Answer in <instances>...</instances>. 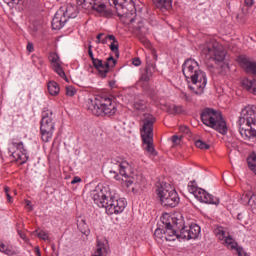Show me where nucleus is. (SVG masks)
Here are the masks:
<instances>
[{
	"label": "nucleus",
	"instance_id": "obj_1",
	"mask_svg": "<svg viewBox=\"0 0 256 256\" xmlns=\"http://www.w3.org/2000/svg\"><path fill=\"white\" fill-rule=\"evenodd\" d=\"M182 73L189 84V89L196 95H203L207 86V74L201 71L199 63L187 59L182 65Z\"/></svg>",
	"mask_w": 256,
	"mask_h": 256
},
{
	"label": "nucleus",
	"instance_id": "obj_2",
	"mask_svg": "<svg viewBox=\"0 0 256 256\" xmlns=\"http://www.w3.org/2000/svg\"><path fill=\"white\" fill-rule=\"evenodd\" d=\"M94 203L98 207L106 209L107 215H119L125 211L127 202L123 198H115L111 195V192L107 191V188L100 190H94L91 193Z\"/></svg>",
	"mask_w": 256,
	"mask_h": 256
},
{
	"label": "nucleus",
	"instance_id": "obj_3",
	"mask_svg": "<svg viewBox=\"0 0 256 256\" xmlns=\"http://www.w3.org/2000/svg\"><path fill=\"white\" fill-rule=\"evenodd\" d=\"M239 134L244 141L256 137V106L249 104L245 106L238 120Z\"/></svg>",
	"mask_w": 256,
	"mask_h": 256
},
{
	"label": "nucleus",
	"instance_id": "obj_4",
	"mask_svg": "<svg viewBox=\"0 0 256 256\" xmlns=\"http://www.w3.org/2000/svg\"><path fill=\"white\" fill-rule=\"evenodd\" d=\"M88 111L97 117L100 115L111 117L117 113V103L107 95H98L94 99H89Z\"/></svg>",
	"mask_w": 256,
	"mask_h": 256
},
{
	"label": "nucleus",
	"instance_id": "obj_5",
	"mask_svg": "<svg viewBox=\"0 0 256 256\" xmlns=\"http://www.w3.org/2000/svg\"><path fill=\"white\" fill-rule=\"evenodd\" d=\"M157 119L152 114H144L142 119V128L140 129L141 138L143 141V149L149 153V155H157L155 146H153V125Z\"/></svg>",
	"mask_w": 256,
	"mask_h": 256
},
{
	"label": "nucleus",
	"instance_id": "obj_6",
	"mask_svg": "<svg viewBox=\"0 0 256 256\" xmlns=\"http://www.w3.org/2000/svg\"><path fill=\"white\" fill-rule=\"evenodd\" d=\"M202 123L207 127H211L221 133V135H227V123L223 120L221 113L211 108H205L201 113Z\"/></svg>",
	"mask_w": 256,
	"mask_h": 256
},
{
	"label": "nucleus",
	"instance_id": "obj_7",
	"mask_svg": "<svg viewBox=\"0 0 256 256\" xmlns=\"http://www.w3.org/2000/svg\"><path fill=\"white\" fill-rule=\"evenodd\" d=\"M199 49L202 55H204L209 61H216L217 63L225 61V55H227V52H225L223 45L219 44V42L215 40H210L201 44Z\"/></svg>",
	"mask_w": 256,
	"mask_h": 256
},
{
	"label": "nucleus",
	"instance_id": "obj_8",
	"mask_svg": "<svg viewBox=\"0 0 256 256\" xmlns=\"http://www.w3.org/2000/svg\"><path fill=\"white\" fill-rule=\"evenodd\" d=\"M162 223L164 228H157L154 232L156 241H175L177 239V229H179V225H182L183 220L172 218L173 224L165 221H162Z\"/></svg>",
	"mask_w": 256,
	"mask_h": 256
},
{
	"label": "nucleus",
	"instance_id": "obj_9",
	"mask_svg": "<svg viewBox=\"0 0 256 256\" xmlns=\"http://www.w3.org/2000/svg\"><path fill=\"white\" fill-rule=\"evenodd\" d=\"M156 195L158 199H160V203L163 207H170L173 209V207L179 205V194L167 183L160 185L156 189Z\"/></svg>",
	"mask_w": 256,
	"mask_h": 256
},
{
	"label": "nucleus",
	"instance_id": "obj_10",
	"mask_svg": "<svg viewBox=\"0 0 256 256\" xmlns=\"http://www.w3.org/2000/svg\"><path fill=\"white\" fill-rule=\"evenodd\" d=\"M93 46H88V55L92 61L93 67L98 71V75L105 79L107 77V73H111L113 71L115 65H117V60L110 56L106 59V61H103L101 59L95 58L93 55Z\"/></svg>",
	"mask_w": 256,
	"mask_h": 256
},
{
	"label": "nucleus",
	"instance_id": "obj_11",
	"mask_svg": "<svg viewBox=\"0 0 256 256\" xmlns=\"http://www.w3.org/2000/svg\"><path fill=\"white\" fill-rule=\"evenodd\" d=\"M78 13L77 6L71 4H68L65 8H60L52 19V29H55L56 31L63 29L65 23H67L69 19H75Z\"/></svg>",
	"mask_w": 256,
	"mask_h": 256
},
{
	"label": "nucleus",
	"instance_id": "obj_12",
	"mask_svg": "<svg viewBox=\"0 0 256 256\" xmlns=\"http://www.w3.org/2000/svg\"><path fill=\"white\" fill-rule=\"evenodd\" d=\"M130 29H132L133 35L139 39L144 47H151V42L147 39V35L149 34V26H147V22L145 20H141L139 18H130Z\"/></svg>",
	"mask_w": 256,
	"mask_h": 256
},
{
	"label": "nucleus",
	"instance_id": "obj_13",
	"mask_svg": "<svg viewBox=\"0 0 256 256\" xmlns=\"http://www.w3.org/2000/svg\"><path fill=\"white\" fill-rule=\"evenodd\" d=\"M41 139L44 143H49L53 139L55 133V122L53 121V111L45 110L42 112V119L40 122Z\"/></svg>",
	"mask_w": 256,
	"mask_h": 256
},
{
	"label": "nucleus",
	"instance_id": "obj_14",
	"mask_svg": "<svg viewBox=\"0 0 256 256\" xmlns=\"http://www.w3.org/2000/svg\"><path fill=\"white\" fill-rule=\"evenodd\" d=\"M112 167L109 170L110 175H113V178L116 181H124L126 187H131L133 185V178L129 177L127 171H129V162L127 161H117L112 162Z\"/></svg>",
	"mask_w": 256,
	"mask_h": 256
},
{
	"label": "nucleus",
	"instance_id": "obj_15",
	"mask_svg": "<svg viewBox=\"0 0 256 256\" xmlns=\"http://www.w3.org/2000/svg\"><path fill=\"white\" fill-rule=\"evenodd\" d=\"M214 235H216L220 241H224V245H226L229 249L236 250L239 256L248 255L242 247H238L235 239H233V237H231V235H229V233H227L222 226H218L216 229H214Z\"/></svg>",
	"mask_w": 256,
	"mask_h": 256
},
{
	"label": "nucleus",
	"instance_id": "obj_16",
	"mask_svg": "<svg viewBox=\"0 0 256 256\" xmlns=\"http://www.w3.org/2000/svg\"><path fill=\"white\" fill-rule=\"evenodd\" d=\"M179 228H176V239H197L199 234L201 233V227L197 224H191L189 226H184L183 221L182 224H178Z\"/></svg>",
	"mask_w": 256,
	"mask_h": 256
},
{
	"label": "nucleus",
	"instance_id": "obj_17",
	"mask_svg": "<svg viewBox=\"0 0 256 256\" xmlns=\"http://www.w3.org/2000/svg\"><path fill=\"white\" fill-rule=\"evenodd\" d=\"M76 3L81 9H93L98 13L105 12V9L107 8L105 3L101 0H76Z\"/></svg>",
	"mask_w": 256,
	"mask_h": 256
},
{
	"label": "nucleus",
	"instance_id": "obj_18",
	"mask_svg": "<svg viewBox=\"0 0 256 256\" xmlns=\"http://www.w3.org/2000/svg\"><path fill=\"white\" fill-rule=\"evenodd\" d=\"M239 66L245 70L246 73L252 75L256 69V61H253L249 56L241 54L236 59Z\"/></svg>",
	"mask_w": 256,
	"mask_h": 256
},
{
	"label": "nucleus",
	"instance_id": "obj_19",
	"mask_svg": "<svg viewBox=\"0 0 256 256\" xmlns=\"http://www.w3.org/2000/svg\"><path fill=\"white\" fill-rule=\"evenodd\" d=\"M49 59H50V62L52 63L55 73H57L59 77L67 81V75L65 74L63 67H61V60L59 59V55H57L56 53H52L50 54Z\"/></svg>",
	"mask_w": 256,
	"mask_h": 256
},
{
	"label": "nucleus",
	"instance_id": "obj_20",
	"mask_svg": "<svg viewBox=\"0 0 256 256\" xmlns=\"http://www.w3.org/2000/svg\"><path fill=\"white\" fill-rule=\"evenodd\" d=\"M153 3L157 9L162 11H169L173 7V0H153Z\"/></svg>",
	"mask_w": 256,
	"mask_h": 256
},
{
	"label": "nucleus",
	"instance_id": "obj_21",
	"mask_svg": "<svg viewBox=\"0 0 256 256\" xmlns=\"http://www.w3.org/2000/svg\"><path fill=\"white\" fill-rule=\"evenodd\" d=\"M242 87L244 89H246V91H249L250 93H253V95H256V80L255 79H249V78L243 79Z\"/></svg>",
	"mask_w": 256,
	"mask_h": 256
},
{
	"label": "nucleus",
	"instance_id": "obj_22",
	"mask_svg": "<svg viewBox=\"0 0 256 256\" xmlns=\"http://www.w3.org/2000/svg\"><path fill=\"white\" fill-rule=\"evenodd\" d=\"M154 71H155V67H153L152 65L146 66L144 73H142L140 77V81H144L145 83H148V81H150L151 78L153 77Z\"/></svg>",
	"mask_w": 256,
	"mask_h": 256
},
{
	"label": "nucleus",
	"instance_id": "obj_23",
	"mask_svg": "<svg viewBox=\"0 0 256 256\" xmlns=\"http://www.w3.org/2000/svg\"><path fill=\"white\" fill-rule=\"evenodd\" d=\"M109 41H112L110 44V50L115 53L116 57H119V41H117V38H115V35L110 34L108 35Z\"/></svg>",
	"mask_w": 256,
	"mask_h": 256
},
{
	"label": "nucleus",
	"instance_id": "obj_24",
	"mask_svg": "<svg viewBox=\"0 0 256 256\" xmlns=\"http://www.w3.org/2000/svg\"><path fill=\"white\" fill-rule=\"evenodd\" d=\"M92 256H107V247L105 246V243L98 241L96 245V250L94 251Z\"/></svg>",
	"mask_w": 256,
	"mask_h": 256
},
{
	"label": "nucleus",
	"instance_id": "obj_25",
	"mask_svg": "<svg viewBox=\"0 0 256 256\" xmlns=\"http://www.w3.org/2000/svg\"><path fill=\"white\" fill-rule=\"evenodd\" d=\"M0 251L1 253H4L5 255L13 256L17 255V250L13 246H7L4 245L3 243L0 244Z\"/></svg>",
	"mask_w": 256,
	"mask_h": 256
},
{
	"label": "nucleus",
	"instance_id": "obj_26",
	"mask_svg": "<svg viewBox=\"0 0 256 256\" xmlns=\"http://www.w3.org/2000/svg\"><path fill=\"white\" fill-rule=\"evenodd\" d=\"M48 91H49L50 95L56 96V95H59L61 88L59 87V84H57V82L50 81L48 83Z\"/></svg>",
	"mask_w": 256,
	"mask_h": 256
},
{
	"label": "nucleus",
	"instance_id": "obj_27",
	"mask_svg": "<svg viewBox=\"0 0 256 256\" xmlns=\"http://www.w3.org/2000/svg\"><path fill=\"white\" fill-rule=\"evenodd\" d=\"M205 197L207 201H202V203H206L208 205H219V198L214 197L213 195L206 192Z\"/></svg>",
	"mask_w": 256,
	"mask_h": 256
},
{
	"label": "nucleus",
	"instance_id": "obj_28",
	"mask_svg": "<svg viewBox=\"0 0 256 256\" xmlns=\"http://www.w3.org/2000/svg\"><path fill=\"white\" fill-rule=\"evenodd\" d=\"M207 194V191H205L203 188H199V190L196 192L195 198L202 203V201H209L207 200V197L205 196Z\"/></svg>",
	"mask_w": 256,
	"mask_h": 256
},
{
	"label": "nucleus",
	"instance_id": "obj_29",
	"mask_svg": "<svg viewBox=\"0 0 256 256\" xmlns=\"http://www.w3.org/2000/svg\"><path fill=\"white\" fill-rule=\"evenodd\" d=\"M248 167L253 171V173H256V156H250L247 159Z\"/></svg>",
	"mask_w": 256,
	"mask_h": 256
},
{
	"label": "nucleus",
	"instance_id": "obj_30",
	"mask_svg": "<svg viewBox=\"0 0 256 256\" xmlns=\"http://www.w3.org/2000/svg\"><path fill=\"white\" fill-rule=\"evenodd\" d=\"M12 147L18 149V151L22 152V155H27V149L23 146V142H12Z\"/></svg>",
	"mask_w": 256,
	"mask_h": 256
},
{
	"label": "nucleus",
	"instance_id": "obj_31",
	"mask_svg": "<svg viewBox=\"0 0 256 256\" xmlns=\"http://www.w3.org/2000/svg\"><path fill=\"white\" fill-rule=\"evenodd\" d=\"M169 113H171L172 115H179V113H183V107L173 105L169 108Z\"/></svg>",
	"mask_w": 256,
	"mask_h": 256
},
{
	"label": "nucleus",
	"instance_id": "obj_32",
	"mask_svg": "<svg viewBox=\"0 0 256 256\" xmlns=\"http://www.w3.org/2000/svg\"><path fill=\"white\" fill-rule=\"evenodd\" d=\"M195 145H196V147L198 148V149H202V150H207V149H209V144H207V143H205L204 141H202V140H197L196 142H195Z\"/></svg>",
	"mask_w": 256,
	"mask_h": 256
},
{
	"label": "nucleus",
	"instance_id": "obj_33",
	"mask_svg": "<svg viewBox=\"0 0 256 256\" xmlns=\"http://www.w3.org/2000/svg\"><path fill=\"white\" fill-rule=\"evenodd\" d=\"M249 207L256 209V194H250V198L248 200Z\"/></svg>",
	"mask_w": 256,
	"mask_h": 256
},
{
	"label": "nucleus",
	"instance_id": "obj_34",
	"mask_svg": "<svg viewBox=\"0 0 256 256\" xmlns=\"http://www.w3.org/2000/svg\"><path fill=\"white\" fill-rule=\"evenodd\" d=\"M77 93V90L73 86H67L66 87V95L68 97H74V95Z\"/></svg>",
	"mask_w": 256,
	"mask_h": 256
},
{
	"label": "nucleus",
	"instance_id": "obj_35",
	"mask_svg": "<svg viewBox=\"0 0 256 256\" xmlns=\"http://www.w3.org/2000/svg\"><path fill=\"white\" fill-rule=\"evenodd\" d=\"M134 109L136 111H143V109H145V103H143V102H135L134 103Z\"/></svg>",
	"mask_w": 256,
	"mask_h": 256
},
{
	"label": "nucleus",
	"instance_id": "obj_36",
	"mask_svg": "<svg viewBox=\"0 0 256 256\" xmlns=\"http://www.w3.org/2000/svg\"><path fill=\"white\" fill-rule=\"evenodd\" d=\"M200 188H197V186L193 185V184H189L188 185V191L189 193H193L194 197L197 195V191L199 190Z\"/></svg>",
	"mask_w": 256,
	"mask_h": 256
},
{
	"label": "nucleus",
	"instance_id": "obj_37",
	"mask_svg": "<svg viewBox=\"0 0 256 256\" xmlns=\"http://www.w3.org/2000/svg\"><path fill=\"white\" fill-rule=\"evenodd\" d=\"M36 236L39 238V239H42L43 241H48L49 239V235H47L45 233V231H40L36 234Z\"/></svg>",
	"mask_w": 256,
	"mask_h": 256
},
{
	"label": "nucleus",
	"instance_id": "obj_38",
	"mask_svg": "<svg viewBox=\"0 0 256 256\" xmlns=\"http://www.w3.org/2000/svg\"><path fill=\"white\" fill-rule=\"evenodd\" d=\"M249 199H251V194H243L241 198L243 205H249Z\"/></svg>",
	"mask_w": 256,
	"mask_h": 256
},
{
	"label": "nucleus",
	"instance_id": "obj_39",
	"mask_svg": "<svg viewBox=\"0 0 256 256\" xmlns=\"http://www.w3.org/2000/svg\"><path fill=\"white\" fill-rule=\"evenodd\" d=\"M123 1L124 0H109L110 3H113V5H115V7H121V9H123Z\"/></svg>",
	"mask_w": 256,
	"mask_h": 256
},
{
	"label": "nucleus",
	"instance_id": "obj_40",
	"mask_svg": "<svg viewBox=\"0 0 256 256\" xmlns=\"http://www.w3.org/2000/svg\"><path fill=\"white\" fill-rule=\"evenodd\" d=\"M26 49H27L28 53H33L35 51V47L33 46V43H31V42L27 43Z\"/></svg>",
	"mask_w": 256,
	"mask_h": 256
},
{
	"label": "nucleus",
	"instance_id": "obj_41",
	"mask_svg": "<svg viewBox=\"0 0 256 256\" xmlns=\"http://www.w3.org/2000/svg\"><path fill=\"white\" fill-rule=\"evenodd\" d=\"M33 63H38L39 65H43V59L37 56H33Z\"/></svg>",
	"mask_w": 256,
	"mask_h": 256
},
{
	"label": "nucleus",
	"instance_id": "obj_42",
	"mask_svg": "<svg viewBox=\"0 0 256 256\" xmlns=\"http://www.w3.org/2000/svg\"><path fill=\"white\" fill-rule=\"evenodd\" d=\"M172 143H174V145H179V143H181V138H179L177 135H174L172 137Z\"/></svg>",
	"mask_w": 256,
	"mask_h": 256
},
{
	"label": "nucleus",
	"instance_id": "obj_43",
	"mask_svg": "<svg viewBox=\"0 0 256 256\" xmlns=\"http://www.w3.org/2000/svg\"><path fill=\"white\" fill-rule=\"evenodd\" d=\"M132 65H134L135 67H139V65H141V59L134 58L132 61Z\"/></svg>",
	"mask_w": 256,
	"mask_h": 256
},
{
	"label": "nucleus",
	"instance_id": "obj_44",
	"mask_svg": "<svg viewBox=\"0 0 256 256\" xmlns=\"http://www.w3.org/2000/svg\"><path fill=\"white\" fill-rule=\"evenodd\" d=\"M4 191H5V193H6V197H7V199H8V202L9 203H11V194H9V187H5L4 188Z\"/></svg>",
	"mask_w": 256,
	"mask_h": 256
},
{
	"label": "nucleus",
	"instance_id": "obj_45",
	"mask_svg": "<svg viewBox=\"0 0 256 256\" xmlns=\"http://www.w3.org/2000/svg\"><path fill=\"white\" fill-rule=\"evenodd\" d=\"M103 35H105L104 33H99L97 36H96V43L99 45V43H101V41L103 39H101L103 37Z\"/></svg>",
	"mask_w": 256,
	"mask_h": 256
},
{
	"label": "nucleus",
	"instance_id": "obj_46",
	"mask_svg": "<svg viewBox=\"0 0 256 256\" xmlns=\"http://www.w3.org/2000/svg\"><path fill=\"white\" fill-rule=\"evenodd\" d=\"M75 183H81V179L79 177H74L71 181V184L72 185H75Z\"/></svg>",
	"mask_w": 256,
	"mask_h": 256
},
{
	"label": "nucleus",
	"instance_id": "obj_47",
	"mask_svg": "<svg viewBox=\"0 0 256 256\" xmlns=\"http://www.w3.org/2000/svg\"><path fill=\"white\" fill-rule=\"evenodd\" d=\"M244 3L246 7H253V0H245Z\"/></svg>",
	"mask_w": 256,
	"mask_h": 256
},
{
	"label": "nucleus",
	"instance_id": "obj_48",
	"mask_svg": "<svg viewBox=\"0 0 256 256\" xmlns=\"http://www.w3.org/2000/svg\"><path fill=\"white\" fill-rule=\"evenodd\" d=\"M18 235H19V237H21V239H24V240L27 239V235H25V233H23V232H21L19 230H18Z\"/></svg>",
	"mask_w": 256,
	"mask_h": 256
},
{
	"label": "nucleus",
	"instance_id": "obj_49",
	"mask_svg": "<svg viewBox=\"0 0 256 256\" xmlns=\"http://www.w3.org/2000/svg\"><path fill=\"white\" fill-rule=\"evenodd\" d=\"M108 37H109V35H107L105 38H103L100 43H102V45H107V41H109Z\"/></svg>",
	"mask_w": 256,
	"mask_h": 256
},
{
	"label": "nucleus",
	"instance_id": "obj_50",
	"mask_svg": "<svg viewBox=\"0 0 256 256\" xmlns=\"http://www.w3.org/2000/svg\"><path fill=\"white\" fill-rule=\"evenodd\" d=\"M25 203H26L27 207L30 208V211H33V206H31V201L30 200H25Z\"/></svg>",
	"mask_w": 256,
	"mask_h": 256
},
{
	"label": "nucleus",
	"instance_id": "obj_51",
	"mask_svg": "<svg viewBox=\"0 0 256 256\" xmlns=\"http://www.w3.org/2000/svg\"><path fill=\"white\" fill-rule=\"evenodd\" d=\"M182 99H185V101H191V97H189L187 94H183Z\"/></svg>",
	"mask_w": 256,
	"mask_h": 256
},
{
	"label": "nucleus",
	"instance_id": "obj_52",
	"mask_svg": "<svg viewBox=\"0 0 256 256\" xmlns=\"http://www.w3.org/2000/svg\"><path fill=\"white\" fill-rule=\"evenodd\" d=\"M35 253L37 256H41V250L39 249V246L35 248Z\"/></svg>",
	"mask_w": 256,
	"mask_h": 256
},
{
	"label": "nucleus",
	"instance_id": "obj_53",
	"mask_svg": "<svg viewBox=\"0 0 256 256\" xmlns=\"http://www.w3.org/2000/svg\"><path fill=\"white\" fill-rule=\"evenodd\" d=\"M109 85H110V87H115V81H110Z\"/></svg>",
	"mask_w": 256,
	"mask_h": 256
},
{
	"label": "nucleus",
	"instance_id": "obj_54",
	"mask_svg": "<svg viewBox=\"0 0 256 256\" xmlns=\"http://www.w3.org/2000/svg\"><path fill=\"white\" fill-rule=\"evenodd\" d=\"M52 251H55V244H52Z\"/></svg>",
	"mask_w": 256,
	"mask_h": 256
},
{
	"label": "nucleus",
	"instance_id": "obj_55",
	"mask_svg": "<svg viewBox=\"0 0 256 256\" xmlns=\"http://www.w3.org/2000/svg\"><path fill=\"white\" fill-rule=\"evenodd\" d=\"M12 3H17V0H11Z\"/></svg>",
	"mask_w": 256,
	"mask_h": 256
},
{
	"label": "nucleus",
	"instance_id": "obj_56",
	"mask_svg": "<svg viewBox=\"0 0 256 256\" xmlns=\"http://www.w3.org/2000/svg\"><path fill=\"white\" fill-rule=\"evenodd\" d=\"M35 233H37V230H36V231H34L32 234H33V235H35Z\"/></svg>",
	"mask_w": 256,
	"mask_h": 256
},
{
	"label": "nucleus",
	"instance_id": "obj_57",
	"mask_svg": "<svg viewBox=\"0 0 256 256\" xmlns=\"http://www.w3.org/2000/svg\"><path fill=\"white\" fill-rule=\"evenodd\" d=\"M12 156L15 157V153H12Z\"/></svg>",
	"mask_w": 256,
	"mask_h": 256
}]
</instances>
